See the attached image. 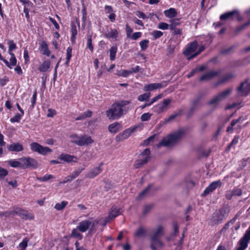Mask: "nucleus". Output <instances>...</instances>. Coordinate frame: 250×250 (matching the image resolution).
<instances>
[{
	"label": "nucleus",
	"instance_id": "nucleus-1",
	"mask_svg": "<svg viewBox=\"0 0 250 250\" xmlns=\"http://www.w3.org/2000/svg\"><path fill=\"white\" fill-rule=\"evenodd\" d=\"M133 107V104L130 101H118L114 103L106 111V115L109 120H117Z\"/></svg>",
	"mask_w": 250,
	"mask_h": 250
},
{
	"label": "nucleus",
	"instance_id": "nucleus-2",
	"mask_svg": "<svg viewBox=\"0 0 250 250\" xmlns=\"http://www.w3.org/2000/svg\"><path fill=\"white\" fill-rule=\"evenodd\" d=\"M164 234V228L162 225L158 226L156 229L153 230L150 236V248L152 250H157L156 246L159 248L164 247V243L160 239Z\"/></svg>",
	"mask_w": 250,
	"mask_h": 250
},
{
	"label": "nucleus",
	"instance_id": "nucleus-3",
	"mask_svg": "<svg viewBox=\"0 0 250 250\" xmlns=\"http://www.w3.org/2000/svg\"><path fill=\"white\" fill-rule=\"evenodd\" d=\"M184 131L182 130H178L172 134L168 135L164 138L157 145V147L162 146L170 147L175 145L177 142L183 137Z\"/></svg>",
	"mask_w": 250,
	"mask_h": 250
},
{
	"label": "nucleus",
	"instance_id": "nucleus-4",
	"mask_svg": "<svg viewBox=\"0 0 250 250\" xmlns=\"http://www.w3.org/2000/svg\"><path fill=\"white\" fill-rule=\"evenodd\" d=\"M229 213V209L227 207H222L216 210L211 216L210 220L211 225H218L221 223L225 218V215Z\"/></svg>",
	"mask_w": 250,
	"mask_h": 250
},
{
	"label": "nucleus",
	"instance_id": "nucleus-5",
	"mask_svg": "<svg viewBox=\"0 0 250 250\" xmlns=\"http://www.w3.org/2000/svg\"><path fill=\"white\" fill-rule=\"evenodd\" d=\"M232 88H228L224 91L219 93L214 96L208 102V104L212 105L214 108L229 96L232 92Z\"/></svg>",
	"mask_w": 250,
	"mask_h": 250
},
{
	"label": "nucleus",
	"instance_id": "nucleus-6",
	"mask_svg": "<svg viewBox=\"0 0 250 250\" xmlns=\"http://www.w3.org/2000/svg\"><path fill=\"white\" fill-rule=\"evenodd\" d=\"M98 224V221L96 220L93 221L92 219H89L80 222L79 225L77 227V229L82 232L86 231L89 229V230L92 231L94 229L95 226Z\"/></svg>",
	"mask_w": 250,
	"mask_h": 250
},
{
	"label": "nucleus",
	"instance_id": "nucleus-7",
	"mask_svg": "<svg viewBox=\"0 0 250 250\" xmlns=\"http://www.w3.org/2000/svg\"><path fill=\"white\" fill-rule=\"evenodd\" d=\"M20 160L22 162L23 169L29 168L36 169L39 166V163L37 160L29 157H22L20 159Z\"/></svg>",
	"mask_w": 250,
	"mask_h": 250
},
{
	"label": "nucleus",
	"instance_id": "nucleus-8",
	"mask_svg": "<svg viewBox=\"0 0 250 250\" xmlns=\"http://www.w3.org/2000/svg\"><path fill=\"white\" fill-rule=\"evenodd\" d=\"M172 99L170 98L165 99L162 103H159L155 105L153 109L157 113H161L167 111L168 108V105L171 103Z\"/></svg>",
	"mask_w": 250,
	"mask_h": 250
},
{
	"label": "nucleus",
	"instance_id": "nucleus-9",
	"mask_svg": "<svg viewBox=\"0 0 250 250\" xmlns=\"http://www.w3.org/2000/svg\"><path fill=\"white\" fill-rule=\"evenodd\" d=\"M30 147L33 151L43 155L52 152V150L48 147L43 146L37 143H32L30 145Z\"/></svg>",
	"mask_w": 250,
	"mask_h": 250
},
{
	"label": "nucleus",
	"instance_id": "nucleus-10",
	"mask_svg": "<svg viewBox=\"0 0 250 250\" xmlns=\"http://www.w3.org/2000/svg\"><path fill=\"white\" fill-rule=\"evenodd\" d=\"M15 214L18 215L21 218L24 220H33L34 219V216L32 214L19 207L14 208L13 216Z\"/></svg>",
	"mask_w": 250,
	"mask_h": 250
},
{
	"label": "nucleus",
	"instance_id": "nucleus-11",
	"mask_svg": "<svg viewBox=\"0 0 250 250\" xmlns=\"http://www.w3.org/2000/svg\"><path fill=\"white\" fill-rule=\"evenodd\" d=\"M237 90L241 93L240 95L241 96H247L250 92V83H248V80H245L240 84Z\"/></svg>",
	"mask_w": 250,
	"mask_h": 250
},
{
	"label": "nucleus",
	"instance_id": "nucleus-12",
	"mask_svg": "<svg viewBox=\"0 0 250 250\" xmlns=\"http://www.w3.org/2000/svg\"><path fill=\"white\" fill-rule=\"evenodd\" d=\"M222 185V182L220 180H217L214 181L210 183L209 185L206 188L203 193H202V196L205 197L208 194L212 192L213 190L216 189L217 188H220Z\"/></svg>",
	"mask_w": 250,
	"mask_h": 250
},
{
	"label": "nucleus",
	"instance_id": "nucleus-13",
	"mask_svg": "<svg viewBox=\"0 0 250 250\" xmlns=\"http://www.w3.org/2000/svg\"><path fill=\"white\" fill-rule=\"evenodd\" d=\"M250 241V227L246 231V232L243 237L241 238L239 242V247L242 248L243 250L245 249L248 247V243Z\"/></svg>",
	"mask_w": 250,
	"mask_h": 250
},
{
	"label": "nucleus",
	"instance_id": "nucleus-14",
	"mask_svg": "<svg viewBox=\"0 0 250 250\" xmlns=\"http://www.w3.org/2000/svg\"><path fill=\"white\" fill-rule=\"evenodd\" d=\"M201 96H199L193 100L190 108L187 113L188 118H190L194 113L197 110L200 106V102L201 99Z\"/></svg>",
	"mask_w": 250,
	"mask_h": 250
},
{
	"label": "nucleus",
	"instance_id": "nucleus-15",
	"mask_svg": "<svg viewBox=\"0 0 250 250\" xmlns=\"http://www.w3.org/2000/svg\"><path fill=\"white\" fill-rule=\"evenodd\" d=\"M136 127L127 128L122 133L119 134L116 137L117 141H122L127 139L131 134L134 132L136 129Z\"/></svg>",
	"mask_w": 250,
	"mask_h": 250
},
{
	"label": "nucleus",
	"instance_id": "nucleus-16",
	"mask_svg": "<svg viewBox=\"0 0 250 250\" xmlns=\"http://www.w3.org/2000/svg\"><path fill=\"white\" fill-rule=\"evenodd\" d=\"M198 47V43L195 41L189 43L185 50L183 52V54L187 57L188 59V57L190 56L192 53H193Z\"/></svg>",
	"mask_w": 250,
	"mask_h": 250
},
{
	"label": "nucleus",
	"instance_id": "nucleus-17",
	"mask_svg": "<svg viewBox=\"0 0 250 250\" xmlns=\"http://www.w3.org/2000/svg\"><path fill=\"white\" fill-rule=\"evenodd\" d=\"M167 85L166 82L160 83H152L146 84L144 86V90L146 91H152L155 89H160L166 87Z\"/></svg>",
	"mask_w": 250,
	"mask_h": 250
},
{
	"label": "nucleus",
	"instance_id": "nucleus-18",
	"mask_svg": "<svg viewBox=\"0 0 250 250\" xmlns=\"http://www.w3.org/2000/svg\"><path fill=\"white\" fill-rule=\"evenodd\" d=\"M103 165V163H101L99 167L91 169L86 174L85 177L89 178H93L97 176L102 172V169L101 167Z\"/></svg>",
	"mask_w": 250,
	"mask_h": 250
},
{
	"label": "nucleus",
	"instance_id": "nucleus-19",
	"mask_svg": "<svg viewBox=\"0 0 250 250\" xmlns=\"http://www.w3.org/2000/svg\"><path fill=\"white\" fill-rule=\"evenodd\" d=\"M94 142L90 136L83 135L81 136L80 141L77 142V145L79 146H87Z\"/></svg>",
	"mask_w": 250,
	"mask_h": 250
},
{
	"label": "nucleus",
	"instance_id": "nucleus-20",
	"mask_svg": "<svg viewBox=\"0 0 250 250\" xmlns=\"http://www.w3.org/2000/svg\"><path fill=\"white\" fill-rule=\"evenodd\" d=\"M220 73V71H210L205 74H204L202 76H201L199 79L200 81H208L211 79L212 78L217 76Z\"/></svg>",
	"mask_w": 250,
	"mask_h": 250
},
{
	"label": "nucleus",
	"instance_id": "nucleus-21",
	"mask_svg": "<svg viewBox=\"0 0 250 250\" xmlns=\"http://www.w3.org/2000/svg\"><path fill=\"white\" fill-rule=\"evenodd\" d=\"M235 14H237V9H234L231 11L227 12L222 14L220 17V19L222 21L233 20Z\"/></svg>",
	"mask_w": 250,
	"mask_h": 250
},
{
	"label": "nucleus",
	"instance_id": "nucleus-22",
	"mask_svg": "<svg viewBox=\"0 0 250 250\" xmlns=\"http://www.w3.org/2000/svg\"><path fill=\"white\" fill-rule=\"evenodd\" d=\"M7 149L10 151L20 152L23 149V147L19 143H16L8 145Z\"/></svg>",
	"mask_w": 250,
	"mask_h": 250
},
{
	"label": "nucleus",
	"instance_id": "nucleus-23",
	"mask_svg": "<svg viewBox=\"0 0 250 250\" xmlns=\"http://www.w3.org/2000/svg\"><path fill=\"white\" fill-rule=\"evenodd\" d=\"M40 49L43 55L48 57L50 56V51L48 49V45L45 41H42L40 43Z\"/></svg>",
	"mask_w": 250,
	"mask_h": 250
},
{
	"label": "nucleus",
	"instance_id": "nucleus-24",
	"mask_svg": "<svg viewBox=\"0 0 250 250\" xmlns=\"http://www.w3.org/2000/svg\"><path fill=\"white\" fill-rule=\"evenodd\" d=\"M121 128V124L118 122H115L109 125L108 130L111 133H116L120 130Z\"/></svg>",
	"mask_w": 250,
	"mask_h": 250
},
{
	"label": "nucleus",
	"instance_id": "nucleus-25",
	"mask_svg": "<svg viewBox=\"0 0 250 250\" xmlns=\"http://www.w3.org/2000/svg\"><path fill=\"white\" fill-rule=\"evenodd\" d=\"M58 158L61 160H63L68 163L71 162H76V161L74 160V159H77L75 156L65 154H61L60 155H59Z\"/></svg>",
	"mask_w": 250,
	"mask_h": 250
},
{
	"label": "nucleus",
	"instance_id": "nucleus-26",
	"mask_svg": "<svg viewBox=\"0 0 250 250\" xmlns=\"http://www.w3.org/2000/svg\"><path fill=\"white\" fill-rule=\"evenodd\" d=\"M164 13L166 17L168 18H173L177 16L178 13L174 8H170L169 9L164 11Z\"/></svg>",
	"mask_w": 250,
	"mask_h": 250
},
{
	"label": "nucleus",
	"instance_id": "nucleus-27",
	"mask_svg": "<svg viewBox=\"0 0 250 250\" xmlns=\"http://www.w3.org/2000/svg\"><path fill=\"white\" fill-rule=\"evenodd\" d=\"M11 57L10 59V62H8L6 60L3 59V61L4 63L6 64V65L9 67V68L11 69L12 68V67L14 66H16L17 64V59L15 57V55L14 54V56H11Z\"/></svg>",
	"mask_w": 250,
	"mask_h": 250
},
{
	"label": "nucleus",
	"instance_id": "nucleus-28",
	"mask_svg": "<svg viewBox=\"0 0 250 250\" xmlns=\"http://www.w3.org/2000/svg\"><path fill=\"white\" fill-rule=\"evenodd\" d=\"M250 25V19L242 25L237 26L234 31L233 36H237L241 32L245 29L247 26Z\"/></svg>",
	"mask_w": 250,
	"mask_h": 250
},
{
	"label": "nucleus",
	"instance_id": "nucleus-29",
	"mask_svg": "<svg viewBox=\"0 0 250 250\" xmlns=\"http://www.w3.org/2000/svg\"><path fill=\"white\" fill-rule=\"evenodd\" d=\"M120 214V209L116 207H112L109 213V215L107 216L111 220L115 218Z\"/></svg>",
	"mask_w": 250,
	"mask_h": 250
},
{
	"label": "nucleus",
	"instance_id": "nucleus-30",
	"mask_svg": "<svg viewBox=\"0 0 250 250\" xmlns=\"http://www.w3.org/2000/svg\"><path fill=\"white\" fill-rule=\"evenodd\" d=\"M234 75L231 73L226 74L220 80L218 81L217 83V85H220L225 83L228 82L229 80L233 79Z\"/></svg>",
	"mask_w": 250,
	"mask_h": 250
},
{
	"label": "nucleus",
	"instance_id": "nucleus-31",
	"mask_svg": "<svg viewBox=\"0 0 250 250\" xmlns=\"http://www.w3.org/2000/svg\"><path fill=\"white\" fill-rule=\"evenodd\" d=\"M118 31L116 29H111L109 31L105 34V36L107 38L116 39L118 35Z\"/></svg>",
	"mask_w": 250,
	"mask_h": 250
},
{
	"label": "nucleus",
	"instance_id": "nucleus-32",
	"mask_svg": "<svg viewBox=\"0 0 250 250\" xmlns=\"http://www.w3.org/2000/svg\"><path fill=\"white\" fill-rule=\"evenodd\" d=\"M147 230L143 227L138 228L134 234V236L137 237H145L146 235Z\"/></svg>",
	"mask_w": 250,
	"mask_h": 250
},
{
	"label": "nucleus",
	"instance_id": "nucleus-33",
	"mask_svg": "<svg viewBox=\"0 0 250 250\" xmlns=\"http://www.w3.org/2000/svg\"><path fill=\"white\" fill-rule=\"evenodd\" d=\"M148 161V158H145L144 159L136 160L134 163V167L135 168H139L143 166Z\"/></svg>",
	"mask_w": 250,
	"mask_h": 250
},
{
	"label": "nucleus",
	"instance_id": "nucleus-34",
	"mask_svg": "<svg viewBox=\"0 0 250 250\" xmlns=\"http://www.w3.org/2000/svg\"><path fill=\"white\" fill-rule=\"evenodd\" d=\"M50 66V61H45L40 65V67H39V70L41 72H45L49 68Z\"/></svg>",
	"mask_w": 250,
	"mask_h": 250
},
{
	"label": "nucleus",
	"instance_id": "nucleus-35",
	"mask_svg": "<svg viewBox=\"0 0 250 250\" xmlns=\"http://www.w3.org/2000/svg\"><path fill=\"white\" fill-rule=\"evenodd\" d=\"M8 53L11 56H14V53L12 52V51L16 49L17 48V45L16 43H14L13 40H9L8 42Z\"/></svg>",
	"mask_w": 250,
	"mask_h": 250
},
{
	"label": "nucleus",
	"instance_id": "nucleus-36",
	"mask_svg": "<svg viewBox=\"0 0 250 250\" xmlns=\"http://www.w3.org/2000/svg\"><path fill=\"white\" fill-rule=\"evenodd\" d=\"M9 165L13 167H20L22 168V162L16 160H10L8 161Z\"/></svg>",
	"mask_w": 250,
	"mask_h": 250
},
{
	"label": "nucleus",
	"instance_id": "nucleus-37",
	"mask_svg": "<svg viewBox=\"0 0 250 250\" xmlns=\"http://www.w3.org/2000/svg\"><path fill=\"white\" fill-rule=\"evenodd\" d=\"M150 96V93H145L139 95L138 97V100L140 102L148 101Z\"/></svg>",
	"mask_w": 250,
	"mask_h": 250
},
{
	"label": "nucleus",
	"instance_id": "nucleus-38",
	"mask_svg": "<svg viewBox=\"0 0 250 250\" xmlns=\"http://www.w3.org/2000/svg\"><path fill=\"white\" fill-rule=\"evenodd\" d=\"M117 51V47L115 46H112L110 50V60L113 61L115 60L116 54Z\"/></svg>",
	"mask_w": 250,
	"mask_h": 250
},
{
	"label": "nucleus",
	"instance_id": "nucleus-39",
	"mask_svg": "<svg viewBox=\"0 0 250 250\" xmlns=\"http://www.w3.org/2000/svg\"><path fill=\"white\" fill-rule=\"evenodd\" d=\"M182 109H180L178 112L174 113L173 114L170 115L167 119L166 120L165 122L167 123L173 120H174L177 117L181 115L182 112Z\"/></svg>",
	"mask_w": 250,
	"mask_h": 250
},
{
	"label": "nucleus",
	"instance_id": "nucleus-40",
	"mask_svg": "<svg viewBox=\"0 0 250 250\" xmlns=\"http://www.w3.org/2000/svg\"><path fill=\"white\" fill-rule=\"evenodd\" d=\"M149 41L148 40H144L140 42V45L142 51H145L148 46Z\"/></svg>",
	"mask_w": 250,
	"mask_h": 250
},
{
	"label": "nucleus",
	"instance_id": "nucleus-41",
	"mask_svg": "<svg viewBox=\"0 0 250 250\" xmlns=\"http://www.w3.org/2000/svg\"><path fill=\"white\" fill-rule=\"evenodd\" d=\"M67 204V201H63L61 203H57L55 206V208L58 210L63 209Z\"/></svg>",
	"mask_w": 250,
	"mask_h": 250
},
{
	"label": "nucleus",
	"instance_id": "nucleus-42",
	"mask_svg": "<svg viewBox=\"0 0 250 250\" xmlns=\"http://www.w3.org/2000/svg\"><path fill=\"white\" fill-rule=\"evenodd\" d=\"M250 162V158H247V159H243L241 162V164L239 165V167L237 169L238 171H240L242 170L243 167H245L247 165V162Z\"/></svg>",
	"mask_w": 250,
	"mask_h": 250
},
{
	"label": "nucleus",
	"instance_id": "nucleus-43",
	"mask_svg": "<svg viewBox=\"0 0 250 250\" xmlns=\"http://www.w3.org/2000/svg\"><path fill=\"white\" fill-rule=\"evenodd\" d=\"M205 49V47L204 46L202 45L199 47L198 50L197 51L193 53L192 55H191L190 56L188 57V60H190L196 57L197 56H198L200 53H201Z\"/></svg>",
	"mask_w": 250,
	"mask_h": 250
},
{
	"label": "nucleus",
	"instance_id": "nucleus-44",
	"mask_svg": "<svg viewBox=\"0 0 250 250\" xmlns=\"http://www.w3.org/2000/svg\"><path fill=\"white\" fill-rule=\"evenodd\" d=\"M71 236L74 238H78L79 240L83 238V235L77 231V229H75L72 230Z\"/></svg>",
	"mask_w": 250,
	"mask_h": 250
},
{
	"label": "nucleus",
	"instance_id": "nucleus-45",
	"mask_svg": "<svg viewBox=\"0 0 250 250\" xmlns=\"http://www.w3.org/2000/svg\"><path fill=\"white\" fill-rule=\"evenodd\" d=\"M153 205L149 204L145 206L143 208V213L144 215L147 214L153 208Z\"/></svg>",
	"mask_w": 250,
	"mask_h": 250
},
{
	"label": "nucleus",
	"instance_id": "nucleus-46",
	"mask_svg": "<svg viewBox=\"0 0 250 250\" xmlns=\"http://www.w3.org/2000/svg\"><path fill=\"white\" fill-rule=\"evenodd\" d=\"M22 115H23L21 113L16 114V115H15L13 118H11L10 122L11 123L19 122Z\"/></svg>",
	"mask_w": 250,
	"mask_h": 250
},
{
	"label": "nucleus",
	"instance_id": "nucleus-47",
	"mask_svg": "<svg viewBox=\"0 0 250 250\" xmlns=\"http://www.w3.org/2000/svg\"><path fill=\"white\" fill-rule=\"evenodd\" d=\"M179 20L176 19L172 20L171 22V23L169 25V29H173L176 28V26L180 24Z\"/></svg>",
	"mask_w": 250,
	"mask_h": 250
},
{
	"label": "nucleus",
	"instance_id": "nucleus-48",
	"mask_svg": "<svg viewBox=\"0 0 250 250\" xmlns=\"http://www.w3.org/2000/svg\"><path fill=\"white\" fill-rule=\"evenodd\" d=\"M28 239L27 238H25L20 243L19 247L21 250H25L27 246V243Z\"/></svg>",
	"mask_w": 250,
	"mask_h": 250
},
{
	"label": "nucleus",
	"instance_id": "nucleus-49",
	"mask_svg": "<svg viewBox=\"0 0 250 250\" xmlns=\"http://www.w3.org/2000/svg\"><path fill=\"white\" fill-rule=\"evenodd\" d=\"M152 185H149L144 190L141 192L138 196L139 199H141L150 190V189L152 188Z\"/></svg>",
	"mask_w": 250,
	"mask_h": 250
},
{
	"label": "nucleus",
	"instance_id": "nucleus-50",
	"mask_svg": "<svg viewBox=\"0 0 250 250\" xmlns=\"http://www.w3.org/2000/svg\"><path fill=\"white\" fill-rule=\"evenodd\" d=\"M84 169V167H79L76 170L73 172L71 175L73 176V178L74 179L76 178L77 176L79 175V174Z\"/></svg>",
	"mask_w": 250,
	"mask_h": 250
},
{
	"label": "nucleus",
	"instance_id": "nucleus-51",
	"mask_svg": "<svg viewBox=\"0 0 250 250\" xmlns=\"http://www.w3.org/2000/svg\"><path fill=\"white\" fill-rule=\"evenodd\" d=\"M87 47L91 51L93 52L94 48L92 44V36L89 35L88 36Z\"/></svg>",
	"mask_w": 250,
	"mask_h": 250
},
{
	"label": "nucleus",
	"instance_id": "nucleus-52",
	"mask_svg": "<svg viewBox=\"0 0 250 250\" xmlns=\"http://www.w3.org/2000/svg\"><path fill=\"white\" fill-rule=\"evenodd\" d=\"M151 115L149 113H144L141 117V120L142 121H147L150 119Z\"/></svg>",
	"mask_w": 250,
	"mask_h": 250
},
{
	"label": "nucleus",
	"instance_id": "nucleus-53",
	"mask_svg": "<svg viewBox=\"0 0 250 250\" xmlns=\"http://www.w3.org/2000/svg\"><path fill=\"white\" fill-rule=\"evenodd\" d=\"M125 31L127 38H130L131 33L133 32V29L128 24H126L125 25Z\"/></svg>",
	"mask_w": 250,
	"mask_h": 250
},
{
	"label": "nucleus",
	"instance_id": "nucleus-54",
	"mask_svg": "<svg viewBox=\"0 0 250 250\" xmlns=\"http://www.w3.org/2000/svg\"><path fill=\"white\" fill-rule=\"evenodd\" d=\"M53 178L54 177L52 175L46 174L42 177H37V179L41 181H47V180Z\"/></svg>",
	"mask_w": 250,
	"mask_h": 250
},
{
	"label": "nucleus",
	"instance_id": "nucleus-55",
	"mask_svg": "<svg viewBox=\"0 0 250 250\" xmlns=\"http://www.w3.org/2000/svg\"><path fill=\"white\" fill-rule=\"evenodd\" d=\"M163 35V32L159 30H154L152 33V35L153 36L154 39H157L160 38L161 36H162Z\"/></svg>",
	"mask_w": 250,
	"mask_h": 250
},
{
	"label": "nucleus",
	"instance_id": "nucleus-56",
	"mask_svg": "<svg viewBox=\"0 0 250 250\" xmlns=\"http://www.w3.org/2000/svg\"><path fill=\"white\" fill-rule=\"evenodd\" d=\"M71 32L72 33L71 35H74V36H76L77 35L76 25L74 21H72L71 23Z\"/></svg>",
	"mask_w": 250,
	"mask_h": 250
},
{
	"label": "nucleus",
	"instance_id": "nucleus-57",
	"mask_svg": "<svg viewBox=\"0 0 250 250\" xmlns=\"http://www.w3.org/2000/svg\"><path fill=\"white\" fill-rule=\"evenodd\" d=\"M70 137L71 139V142L76 145H77V142L80 141L81 136H79L76 134L72 135Z\"/></svg>",
	"mask_w": 250,
	"mask_h": 250
},
{
	"label": "nucleus",
	"instance_id": "nucleus-58",
	"mask_svg": "<svg viewBox=\"0 0 250 250\" xmlns=\"http://www.w3.org/2000/svg\"><path fill=\"white\" fill-rule=\"evenodd\" d=\"M150 151L149 148H146L144 150V151L141 153L140 156H145V158H148V160L150 158Z\"/></svg>",
	"mask_w": 250,
	"mask_h": 250
},
{
	"label": "nucleus",
	"instance_id": "nucleus-59",
	"mask_svg": "<svg viewBox=\"0 0 250 250\" xmlns=\"http://www.w3.org/2000/svg\"><path fill=\"white\" fill-rule=\"evenodd\" d=\"M155 136H156V135H152V136L149 137L147 139H146L144 141V144L146 146H148L150 144V143L153 142L155 138Z\"/></svg>",
	"mask_w": 250,
	"mask_h": 250
},
{
	"label": "nucleus",
	"instance_id": "nucleus-60",
	"mask_svg": "<svg viewBox=\"0 0 250 250\" xmlns=\"http://www.w3.org/2000/svg\"><path fill=\"white\" fill-rule=\"evenodd\" d=\"M158 28L162 30H166L169 28V25L165 22H160L158 25Z\"/></svg>",
	"mask_w": 250,
	"mask_h": 250
},
{
	"label": "nucleus",
	"instance_id": "nucleus-61",
	"mask_svg": "<svg viewBox=\"0 0 250 250\" xmlns=\"http://www.w3.org/2000/svg\"><path fill=\"white\" fill-rule=\"evenodd\" d=\"M142 33L140 32H135L131 35L130 38L133 40H137L142 36Z\"/></svg>",
	"mask_w": 250,
	"mask_h": 250
},
{
	"label": "nucleus",
	"instance_id": "nucleus-62",
	"mask_svg": "<svg viewBox=\"0 0 250 250\" xmlns=\"http://www.w3.org/2000/svg\"><path fill=\"white\" fill-rule=\"evenodd\" d=\"M11 215L13 216V210L2 211L0 212V216L8 217Z\"/></svg>",
	"mask_w": 250,
	"mask_h": 250
},
{
	"label": "nucleus",
	"instance_id": "nucleus-63",
	"mask_svg": "<svg viewBox=\"0 0 250 250\" xmlns=\"http://www.w3.org/2000/svg\"><path fill=\"white\" fill-rule=\"evenodd\" d=\"M8 174V171L3 168L0 167V179H3Z\"/></svg>",
	"mask_w": 250,
	"mask_h": 250
},
{
	"label": "nucleus",
	"instance_id": "nucleus-64",
	"mask_svg": "<svg viewBox=\"0 0 250 250\" xmlns=\"http://www.w3.org/2000/svg\"><path fill=\"white\" fill-rule=\"evenodd\" d=\"M237 124L235 119L232 120L231 122L230 125L229 126H228L227 129V132H232L233 130V126H234Z\"/></svg>",
	"mask_w": 250,
	"mask_h": 250
}]
</instances>
